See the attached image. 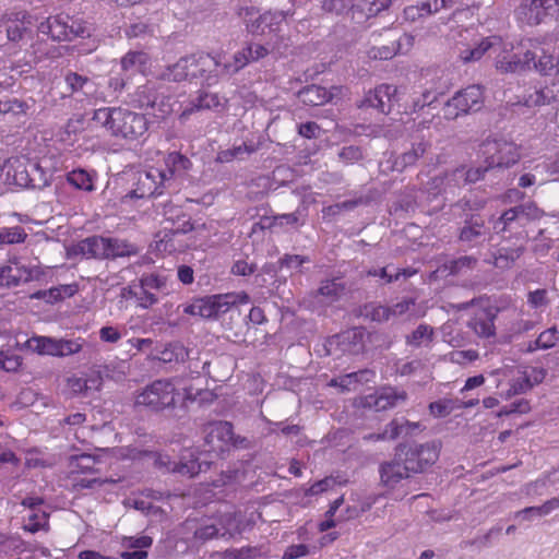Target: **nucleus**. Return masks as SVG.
Returning <instances> with one entry per match:
<instances>
[{"instance_id":"28","label":"nucleus","mask_w":559,"mask_h":559,"mask_svg":"<svg viewBox=\"0 0 559 559\" xmlns=\"http://www.w3.org/2000/svg\"><path fill=\"white\" fill-rule=\"evenodd\" d=\"M103 455H92L82 453L79 455H71L69 459V467L71 474H91L96 473L98 469L95 466L100 463Z\"/></svg>"},{"instance_id":"11","label":"nucleus","mask_w":559,"mask_h":559,"mask_svg":"<svg viewBox=\"0 0 559 559\" xmlns=\"http://www.w3.org/2000/svg\"><path fill=\"white\" fill-rule=\"evenodd\" d=\"M440 449L435 443L397 447V457H403L412 474L425 472L438 461Z\"/></svg>"},{"instance_id":"10","label":"nucleus","mask_w":559,"mask_h":559,"mask_svg":"<svg viewBox=\"0 0 559 559\" xmlns=\"http://www.w3.org/2000/svg\"><path fill=\"white\" fill-rule=\"evenodd\" d=\"M259 11L254 7H243L238 15L245 21L248 32L253 35H266L277 33L286 20L283 11H266L257 15Z\"/></svg>"},{"instance_id":"6","label":"nucleus","mask_w":559,"mask_h":559,"mask_svg":"<svg viewBox=\"0 0 559 559\" xmlns=\"http://www.w3.org/2000/svg\"><path fill=\"white\" fill-rule=\"evenodd\" d=\"M129 104L157 119H164L173 112L170 97L165 95L164 86L154 82L138 86L130 95Z\"/></svg>"},{"instance_id":"4","label":"nucleus","mask_w":559,"mask_h":559,"mask_svg":"<svg viewBox=\"0 0 559 559\" xmlns=\"http://www.w3.org/2000/svg\"><path fill=\"white\" fill-rule=\"evenodd\" d=\"M182 401V394L174 378L157 379L136 395L135 404L153 412L174 409Z\"/></svg>"},{"instance_id":"15","label":"nucleus","mask_w":559,"mask_h":559,"mask_svg":"<svg viewBox=\"0 0 559 559\" xmlns=\"http://www.w3.org/2000/svg\"><path fill=\"white\" fill-rule=\"evenodd\" d=\"M396 96L397 87L395 85L382 83L368 91L359 102L358 107L373 108L383 115H389L392 111Z\"/></svg>"},{"instance_id":"55","label":"nucleus","mask_w":559,"mask_h":559,"mask_svg":"<svg viewBox=\"0 0 559 559\" xmlns=\"http://www.w3.org/2000/svg\"><path fill=\"white\" fill-rule=\"evenodd\" d=\"M559 341V332L556 328H550L542 332L535 341L536 348L548 349L554 347Z\"/></svg>"},{"instance_id":"12","label":"nucleus","mask_w":559,"mask_h":559,"mask_svg":"<svg viewBox=\"0 0 559 559\" xmlns=\"http://www.w3.org/2000/svg\"><path fill=\"white\" fill-rule=\"evenodd\" d=\"M518 19L528 25L559 20V0H524L516 9Z\"/></svg>"},{"instance_id":"63","label":"nucleus","mask_w":559,"mask_h":559,"mask_svg":"<svg viewBox=\"0 0 559 559\" xmlns=\"http://www.w3.org/2000/svg\"><path fill=\"white\" fill-rule=\"evenodd\" d=\"M129 295L136 298L138 304L142 308H150L157 302V297L155 294L151 292V289H140V292H134L129 289Z\"/></svg>"},{"instance_id":"39","label":"nucleus","mask_w":559,"mask_h":559,"mask_svg":"<svg viewBox=\"0 0 559 559\" xmlns=\"http://www.w3.org/2000/svg\"><path fill=\"white\" fill-rule=\"evenodd\" d=\"M524 252L522 247L514 249H499L493 254V265L500 269L510 267L513 262L519 259Z\"/></svg>"},{"instance_id":"49","label":"nucleus","mask_w":559,"mask_h":559,"mask_svg":"<svg viewBox=\"0 0 559 559\" xmlns=\"http://www.w3.org/2000/svg\"><path fill=\"white\" fill-rule=\"evenodd\" d=\"M477 265V259L472 255H463L449 262L448 270L450 274H461L473 270Z\"/></svg>"},{"instance_id":"47","label":"nucleus","mask_w":559,"mask_h":559,"mask_svg":"<svg viewBox=\"0 0 559 559\" xmlns=\"http://www.w3.org/2000/svg\"><path fill=\"white\" fill-rule=\"evenodd\" d=\"M78 292L76 284L60 285L51 287L48 292L43 293V297L49 301H59L67 297H72Z\"/></svg>"},{"instance_id":"14","label":"nucleus","mask_w":559,"mask_h":559,"mask_svg":"<svg viewBox=\"0 0 559 559\" xmlns=\"http://www.w3.org/2000/svg\"><path fill=\"white\" fill-rule=\"evenodd\" d=\"M488 167H510L521 158L520 146L506 140H486L481 144Z\"/></svg>"},{"instance_id":"43","label":"nucleus","mask_w":559,"mask_h":559,"mask_svg":"<svg viewBox=\"0 0 559 559\" xmlns=\"http://www.w3.org/2000/svg\"><path fill=\"white\" fill-rule=\"evenodd\" d=\"M486 235V227L484 223H473L464 226L460 233V240L467 243H476L480 238Z\"/></svg>"},{"instance_id":"58","label":"nucleus","mask_w":559,"mask_h":559,"mask_svg":"<svg viewBox=\"0 0 559 559\" xmlns=\"http://www.w3.org/2000/svg\"><path fill=\"white\" fill-rule=\"evenodd\" d=\"M106 242L108 243V247L106 248V251L108 253L109 258H117V257H124L130 253L129 251V245L124 241H121L116 238H107Z\"/></svg>"},{"instance_id":"61","label":"nucleus","mask_w":559,"mask_h":559,"mask_svg":"<svg viewBox=\"0 0 559 559\" xmlns=\"http://www.w3.org/2000/svg\"><path fill=\"white\" fill-rule=\"evenodd\" d=\"M219 530L214 524L201 525L194 531L193 537L200 543H206L218 536Z\"/></svg>"},{"instance_id":"8","label":"nucleus","mask_w":559,"mask_h":559,"mask_svg":"<svg viewBox=\"0 0 559 559\" xmlns=\"http://www.w3.org/2000/svg\"><path fill=\"white\" fill-rule=\"evenodd\" d=\"M521 52H514V45L510 41H506L500 36V43L492 50L493 66L500 73H515L522 72L530 69V61L532 60L534 52L533 48L526 50L521 48Z\"/></svg>"},{"instance_id":"45","label":"nucleus","mask_w":559,"mask_h":559,"mask_svg":"<svg viewBox=\"0 0 559 559\" xmlns=\"http://www.w3.org/2000/svg\"><path fill=\"white\" fill-rule=\"evenodd\" d=\"M32 48L36 61L55 59L61 56V51L58 47L49 46L45 40L35 41Z\"/></svg>"},{"instance_id":"29","label":"nucleus","mask_w":559,"mask_h":559,"mask_svg":"<svg viewBox=\"0 0 559 559\" xmlns=\"http://www.w3.org/2000/svg\"><path fill=\"white\" fill-rule=\"evenodd\" d=\"M106 237L93 236L82 240L79 245L80 251L86 258L108 259Z\"/></svg>"},{"instance_id":"18","label":"nucleus","mask_w":559,"mask_h":559,"mask_svg":"<svg viewBox=\"0 0 559 559\" xmlns=\"http://www.w3.org/2000/svg\"><path fill=\"white\" fill-rule=\"evenodd\" d=\"M407 399L405 391H399L394 388H383L380 392L366 395L360 399L359 405L362 407L373 408L374 411H385L404 402Z\"/></svg>"},{"instance_id":"5","label":"nucleus","mask_w":559,"mask_h":559,"mask_svg":"<svg viewBox=\"0 0 559 559\" xmlns=\"http://www.w3.org/2000/svg\"><path fill=\"white\" fill-rule=\"evenodd\" d=\"M249 301L250 296L246 292L217 294L197 299L188 305L183 312L204 319H216L228 312L233 306L246 305Z\"/></svg>"},{"instance_id":"26","label":"nucleus","mask_w":559,"mask_h":559,"mask_svg":"<svg viewBox=\"0 0 559 559\" xmlns=\"http://www.w3.org/2000/svg\"><path fill=\"white\" fill-rule=\"evenodd\" d=\"M332 93L325 87L320 85H308L299 91L298 97L305 104L309 106H321L332 99Z\"/></svg>"},{"instance_id":"7","label":"nucleus","mask_w":559,"mask_h":559,"mask_svg":"<svg viewBox=\"0 0 559 559\" xmlns=\"http://www.w3.org/2000/svg\"><path fill=\"white\" fill-rule=\"evenodd\" d=\"M484 88L472 84L457 91L444 105L443 115L448 120L478 111L484 105Z\"/></svg>"},{"instance_id":"17","label":"nucleus","mask_w":559,"mask_h":559,"mask_svg":"<svg viewBox=\"0 0 559 559\" xmlns=\"http://www.w3.org/2000/svg\"><path fill=\"white\" fill-rule=\"evenodd\" d=\"M227 98L218 93L200 90L194 99H192L187 107L180 114L181 119H187L192 114L202 110H214L221 111L225 109L227 105Z\"/></svg>"},{"instance_id":"40","label":"nucleus","mask_w":559,"mask_h":559,"mask_svg":"<svg viewBox=\"0 0 559 559\" xmlns=\"http://www.w3.org/2000/svg\"><path fill=\"white\" fill-rule=\"evenodd\" d=\"M4 287H14L17 286L23 280L27 281L29 277V272L25 266L15 264L13 265H4Z\"/></svg>"},{"instance_id":"35","label":"nucleus","mask_w":559,"mask_h":559,"mask_svg":"<svg viewBox=\"0 0 559 559\" xmlns=\"http://www.w3.org/2000/svg\"><path fill=\"white\" fill-rule=\"evenodd\" d=\"M433 335V328L421 323L411 334L405 336V343L412 347H420L424 343H430Z\"/></svg>"},{"instance_id":"60","label":"nucleus","mask_w":559,"mask_h":559,"mask_svg":"<svg viewBox=\"0 0 559 559\" xmlns=\"http://www.w3.org/2000/svg\"><path fill=\"white\" fill-rule=\"evenodd\" d=\"M438 100V93L432 90H425L420 96L413 100L412 111H418Z\"/></svg>"},{"instance_id":"41","label":"nucleus","mask_w":559,"mask_h":559,"mask_svg":"<svg viewBox=\"0 0 559 559\" xmlns=\"http://www.w3.org/2000/svg\"><path fill=\"white\" fill-rule=\"evenodd\" d=\"M27 234L22 226L3 227L0 229V247L4 245L22 243Z\"/></svg>"},{"instance_id":"36","label":"nucleus","mask_w":559,"mask_h":559,"mask_svg":"<svg viewBox=\"0 0 559 559\" xmlns=\"http://www.w3.org/2000/svg\"><path fill=\"white\" fill-rule=\"evenodd\" d=\"M85 341L81 337L74 340L56 338L55 357H66L82 350Z\"/></svg>"},{"instance_id":"54","label":"nucleus","mask_w":559,"mask_h":559,"mask_svg":"<svg viewBox=\"0 0 559 559\" xmlns=\"http://www.w3.org/2000/svg\"><path fill=\"white\" fill-rule=\"evenodd\" d=\"M455 408V402L450 399H443L429 404V412L433 417H445Z\"/></svg>"},{"instance_id":"37","label":"nucleus","mask_w":559,"mask_h":559,"mask_svg":"<svg viewBox=\"0 0 559 559\" xmlns=\"http://www.w3.org/2000/svg\"><path fill=\"white\" fill-rule=\"evenodd\" d=\"M255 152L253 144L243 142L240 145L233 146L231 148L223 150L217 153L216 160L219 163H230L236 158L241 157L243 154H252Z\"/></svg>"},{"instance_id":"44","label":"nucleus","mask_w":559,"mask_h":559,"mask_svg":"<svg viewBox=\"0 0 559 559\" xmlns=\"http://www.w3.org/2000/svg\"><path fill=\"white\" fill-rule=\"evenodd\" d=\"M23 365L22 356L14 352L0 350V369L7 372H16Z\"/></svg>"},{"instance_id":"19","label":"nucleus","mask_w":559,"mask_h":559,"mask_svg":"<svg viewBox=\"0 0 559 559\" xmlns=\"http://www.w3.org/2000/svg\"><path fill=\"white\" fill-rule=\"evenodd\" d=\"M66 386L73 395H87L99 391L103 386V376L99 370H88L82 376L72 374L67 378Z\"/></svg>"},{"instance_id":"27","label":"nucleus","mask_w":559,"mask_h":559,"mask_svg":"<svg viewBox=\"0 0 559 559\" xmlns=\"http://www.w3.org/2000/svg\"><path fill=\"white\" fill-rule=\"evenodd\" d=\"M445 5V0H433L432 3L430 1H425L418 4L406 7L403 13L405 20L415 22L420 17H425L430 15L431 13L440 11Z\"/></svg>"},{"instance_id":"16","label":"nucleus","mask_w":559,"mask_h":559,"mask_svg":"<svg viewBox=\"0 0 559 559\" xmlns=\"http://www.w3.org/2000/svg\"><path fill=\"white\" fill-rule=\"evenodd\" d=\"M500 312V308L486 302L480 305L468 322V326L481 338H489L496 335L495 320Z\"/></svg>"},{"instance_id":"13","label":"nucleus","mask_w":559,"mask_h":559,"mask_svg":"<svg viewBox=\"0 0 559 559\" xmlns=\"http://www.w3.org/2000/svg\"><path fill=\"white\" fill-rule=\"evenodd\" d=\"M519 47L531 50L535 48L534 56L530 61V69L535 70L540 75L550 76L558 71L559 62L555 58L551 48L544 39L524 38L519 43Z\"/></svg>"},{"instance_id":"24","label":"nucleus","mask_w":559,"mask_h":559,"mask_svg":"<svg viewBox=\"0 0 559 559\" xmlns=\"http://www.w3.org/2000/svg\"><path fill=\"white\" fill-rule=\"evenodd\" d=\"M156 464L166 466L169 472L178 473L188 477H194L202 469V465L197 459H191L185 462H170L167 456L159 455L156 460Z\"/></svg>"},{"instance_id":"1","label":"nucleus","mask_w":559,"mask_h":559,"mask_svg":"<svg viewBox=\"0 0 559 559\" xmlns=\"http://www.w3.org/2000/svg\"><path fill=\"white\" fill-rule=\"evenodd\" d=\"M93 121L103 127L111 136L135 141L148 129L144 115L121 107H102L94 111Z\"/></svg>"},{"instance_id":"38","label":"nucleus","mask_w":559,"mask_h":559,"mask_svg":"<svg viewBox=\"0 0 559 559\" xmlns=\"http://www.w3.org/2000/svg\"><path fill=\"white\" fill-rule=\"evenodd\" d=\"M342 342H347L352 347L347 349L350 353L358 354L365 347V330L362 328H354L341 334Z\"/></svg>"},{"instance_id":"34","label":"nucleus","mask_w":559,"mask_h":559,"mask_svg":"<svg viewBox=\"0 0 559 559\" xmlns=\"http://www.w3.org/2000/svg\"><path fill=\"white\" fill-rule=\"evenodd\" d=\"M95 174H91L85 169L78 168L67 174V181L75 189L92 192L95 190L94 186Z\"/></svg>"},{"instance_id":"59","label":"nucleus","mask_w":559,"mask_h":559,"mask_svg":"<svg viewBox=\"0 0 559 559\" xmlns=\"http://www.w3.org/2000/svg\"><path fill=\"white\" fill-rule=\"evenodd\" d=\"M392 0H362V10L367 16H374L378 13L389 9Z\"/></svg>"},{"instance_id":"31","label":"nucleus","mask_w":559,"mask_h":559,"mask_svg":"<svg viewBox=\"0 0 559 559\" xmlns=\"http://www.w3.org/2000/svg\"><path fill=\"white\" fill-rule=\"evenodd\" d=\"M23 347L40 356H53L56 338L50 336L34 335L25 341Z\"/></svg>"},{"instance_id":"30","label":"nucleus","mask_w":559,"mask_h":559,"mask_svg":"<svg viewBox=\"0 0 559 559\" xmlns=\"http://www.w3.org/2000/svg\"><path fill=\"white\" fill-rule=\"evenodd\" d=\"M150 57L144 51H129L121 58V69L130 74L143 73L148 66Z\"/></svg>"},{"instance_id":"9","label":"nucleus","mask_w":559,"mask_h":559,"mask_svg":"<svg viewBox=\"0 0 559 559\" xmlns=\"http://www.w3.org/2000/svg\"><path fill=\"white\" fill-rule=\"evenodd\" d=\"M203 432L206 451L217 455L246 442L245 438L234 433L233 424L225 420L207 423L203 427Z\"/></svg>"},{"instance_id":"23","label":"nucleus","mask_w":559,"mask_h":559,"mask_svg":"<svg viewBox=\"0 0 559 559\" xmlns=\"http://www.w3.org/2000/svg\"><path fill=\"white\" fill-rule=\"evenodd\" d=\"M376 377L374 371L370 369H362L359 371L346 373L338 378H333L328 383L329 386L338 388L341 392H347L350 390L353 384L359 382H370L373 381Z\"/></svg>"},{"instance_id":"48","label":"nucleus","mask_w":559,"mask_h":559,"mask_svg":"<svg viewBox=\"0 0 559 559\" xmlns=\"http://www.w3.org/2000/svg\"><path fill=\"white\" fill-rule=\"evenodd\" d=\"M365 316L373 322L382 323L391 319L389 306L370 304L365 306Z\"/></svg>"},{"instance_id":"62","label":"nucleus","mask_w":559,"mask_h":559,"mask_svg":"<svg viewBox=\"0 0 559 559\" xmlns=\"http://www.w3.org/2000/svg\"><path fill=\"white\" fill-rule=\"evenodd\" d=\"M416 299L412 297H404L402 300L397 301L393 306L390 307L391 318L402 317L415 307Z\"/></svg>"},{"instance_id":"20","label":"nucleus","mask_w":559,"mask_h":559,"mask_svg":"<svg viewBox=\"0 0 559 559\" xmlns=\"http://www.w3.org/2000/svg\"><path fill=\"white\" fill-rule=\"evenodd\" d=\"M379 473L381 483L389 488H394L401 480L408 478L412 474L403 457H397V451L393 460L380 465Z\"/></svg>"},{"instance_id":"32","label":"nucleus","mask_w":559,"mask_h":559,"mask_svg":"<svg viewBox=\"0 0 559 559\" xmlns=\"http://www.w3.org/2000/svg\"><path fill=\"white\" fill-rule=\"evenodd\" d=\"M525 209L522 205L511 207L507 211H504L501 216L495 222L493 229L497 233H504L507 230H510L514 227V225H518L521 223L522 217L521 215L524 214Z\"/></svg>"},{"instance_id":"52","label":"nucleus","mask_w":559,"mask_h":559,"mask_svg":"<svg viewBox=\"0 0 559 559\" xmlns=\"http://www.w3.org/2000/svg\"><path fill=\"white\" fill-rule=\"evenodd\" d=\"M353 5V0H323L321 9L329 14L342 15Z\"/></svg>"},{"instance_id":"57","label":"nucleus","mask_w":559,"mask_h":559,"mask_svg":"<svg viewBox=\"0 0 559 559\" xmlns=\"http://www.w3.org/2000/svg\"><path fill=\"white\" fill-rule=\"evenodd\" d=\"M166 285V278L158 274H144L140 278V289L159 290Z\"/></svg>"},{"instance_id":"53","label":"nucleus","mask_w":559,"mask_h":559,"mask_svg":"<svg viewBox=\"0 0 559 559\" xmlns=\"http://www.w3.org/2000/svg\"><path fill=\"white\" fill-rule=\"evenodd\" d=\"M23 528L29 533H37L40 530L48 531L49 530L48 515L45 512L32 513L28 516V521L23 526Z\"/></svg>"},{"instance_id":"2","label":"nucleus","mask_w":559,"mask_h":559,"mask_svg":"<svg viewBox=\"0 0 559 559\" xmlns=\"http://www.w3.org/2000/svg\"><path fill=\"white\" fill-rule=\"evenodd\" d=\"M165 75L175 82L201 80L206 86L216 85L221 80L219 55L199 51L181 57L167 68Z\"/></svg>"},{"instance_id":"42","label":"nucleus","mask_w":559,"mask_h":559,"mask_svg":"<svg viewBox=\"0 0 559 559\" xmlns=\"http://www.w3.org/2000/svg\"><path fill=\"white\" fill-rule=\"evenodd\" d=\"M401 52V43L371 47L367 55L373 60H390Z\"/></svg>"},{"instance_id":"46","label":"nucleus","mask_w":559,"mask_h":559,"mask_svg":"<svg viewBox=\"0 0 559 559\" xmlns=\"http://www.w3.org/2000/svg\"><path fill=\"white\" fill-rule=\"evenodd\" d=\"M104 456L115 457L117 460H136L140 459L145 452L131 447H121L115 449L102 450Z\"/></svg>"},{"instance_id":"25","label":"nucleus","mask_w":559,"mask_h":559,"mask_svg":"<svg viewBox=\"0 0 559 559\" xmlns=\"http://www.w3.org/2000/svg\"><path fill=\"white\" fill-rule=\"evenodd\" d=\"M189 356V352L180 342H170L159 350L158 355L151 356V360H158L164 364L183 362Z\"/></svg>"},{"instance_id":"3","label":"nucleus","mask_w":559,"mask_h":559,"mask_svg":"<svg viewBox=\"0 0 559 559\" xmlns=\"http://www.w3.org/2000/svg\"><path fill=\"white\" fill-rule=\"evenodd\" d=\"M93 31L92 25L83 17L64 12L49 15L38 25L39 33L58 43L90 38Z\"/></svg>"},{"instance_id":"64","label":"nucleus","mask_w":559,"mask_h":559,"mask_svg":"<svg viewBox=\"0 0 559 559\" xmlns=\"http://www.w3.org/2000/svg\"><path fill=\"white\" fill-rule=\"evenodd\" d=\"M450 360L454 364L464 365L478 359L479 354L475 349L454 350L450 353Z\"/></svg>"},{"instance_id":"56","label":"nucleus","mask_w":559,"mask_h":559,"mask_svg":"<svg viewBox=\"0 0 559 559\" xmlns=\"http://www.w3.org/2000/svg\"><path fill=\"white\" fill-rule=\"evenodd\" d=\"M555 510H559V498H551L538 507L524 508L520 513L527 514L534 512L539 516H545Z\"/></svg>"},{"instance_id":"21","label":"nucleus","mask_w":559,"mask_h":559,"mask_svg":"<svg viewBox=\"0 0 559 559\" xmlns=\"http://www.w3.org/2000/svg\"><path fill=\"white\" fill-rule=\"evenodd\" d=\"M164 175L158 170H150L141 175L138 181V189L133 194L138 198H151L162 194L160 183L163 182Z\"/></svg>"},{"instance_id":"51","label":"nucleus","mask_w":559,"mask_h":559,"mask_svg":"<svg viewBox=\"0 0 559 559\" xmlns=\"http://www.w3.org/2000/svg\"><path fill=\"white\" fill-rule=\"evenodd\" d=\"M416 428V424H412L407 419L399 420L393 419L391 420L384 428L383 433L385 435V440H394L399 438V436L404 431V428Z\"/></svg>"},{"instance_id":"50","label":"nucleus","mask_w":559,"mask_h":559,"mask_svg":"<svg viewBox=\"0 0 559 559\" xmlns=\"http://www.w3.org/2000/svg\"><path fill=\"white\" fill-rule=\"evenodd\" d=\"M345 286L336 280L323 281L318 289L319 295L335 300L344 292Z\"/></svg>"},{"instance_id":"22","label":"nucleus","mask_w":559,"mask_h":559,"mask_svg":"<svg viewBox=\"0 0 559 559\" xmlns=\"http://www.w3.org/2000/svg\"><path fill=\"white\" fill-rule=\"evenodd\" d=\"M500 43L499 35H491L483 38L473 48L467 47L460 51L459 58L463 63H469L480 60L484 55L488 51L496 49V46Z\"/></svg>"},{"instance_id":"33","label":"nucleus","mask_w":559,"mask_h":559,"mask_svg":"<svg viewBox=\"0 0 559 559\" xmlns=\"http://www.w3.org/2000/svg\"><path fill=\"white\" fill-rule=\"evenodd\" d=\"M253 62L251 56L248 55L247 48L237 51L233 57V62H223L219 58V73L223 76H230L243 69L248 63Z\"/></svg>"}]
</instances>
